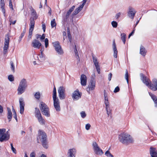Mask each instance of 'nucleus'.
I'll use <instances>...</instances> for the list:
<instances>
[{
  "label": "nucleus",
  "mask_w": 157,
  "mask_h": 157,
  "mask_svg": "<svg viewBox=\"0 0 157 157\" xmlns=\"http://www.w3.org/2000/svg\"><path fill=\"white\" fill-rule=\"evenodd\" d=\"M39 123L41 124H44L45 123V120L42 117V116H40L39 117H36Z\"/></svg>",
  "instance_id": "nucleus-28"
},
{
  "label": "nucleus",
  "mask_w": 157,
  "mask_h": 157,
  "mask_svg": "<svg viewBox=\"0 0 157 157\" xmlns=\"http://www.w3.org/2000/svg\"><path fill=\"white\" fill-rule=\"evenodd\" d=\"M40 59L39 58L38 56L36 55L35 56L36 57V58L37 59H38V60L40 61V62H42L44 60V57L43 53H42L41 54L39 55Z\"/></svg>",
  "instance_id": "nucleus-31"
},
{
  "label": "nucleus",
  "mask_w": 157,
  "mask_h": 157,
  "mask_svg": "<svg viewBox=\"0 0 157 157\" xmlns=\"http://www.w3.org/2000/svg\"><path fill=\"white\" fill-rule=\"evenodd\" d=\"M147 52V51L145 48L143 46L141 45L140 48V54L143 56H145Z\"/></svg>",
  "instance_id": "nucleus-23"
},
{
  "label": "nucleus",
  "mask_w": 157,
  "mask_h": 157,
  "mask_svg": "<svg viewBox=\"0 0 157 157\" xmlns=\"http://www.w3.org/2000/svg\"><path fill=\"white\" fill-rule=\"evenodd\" d=\"M35 116L36 117H39V116L41 115L39 109L37 108H35Z\"/></svg>",
  "instance_id": "nucleus-29"
},
{
  "label": "nucleus",
  "mask_w": 157,
  "mask_h": 157,
  "mask_svg": "<svg viewBox=\"0 0 157 157\" xmlns=\"http://www.w3.org/2000/svg\"><path fill=\"white\" fill-rule=\"evenodd\" d=\"M52 97L53 99L58 98H57L56 97V89L55 86H54L53 90Z\"/></svg>",
  "instance_id": "nucleus-32"
},
{
  "label": "nucleus",
  "mask_w": 157,
  "mask_h": 157,
  "mask_svg": "<svg viewBox=\"0 0 157 157\" xmlns=\"http://www.w3.org/2000/svg\"><path fill=\"white\" fill-rule=\"evenodd\" d=\"M84 5L85 4L82 3V4L81 5H80V6L78 7L77 8H76L73 12V13L72 15V16H74L77 15L78 13H79L82 9Z\"/></svg>",
  "instance_id": "nucleus-20"
},
{
  "label": "nucleus",
  "mask_w": 157,
  "mask_h": 157,
  "mask_svg": "<svg viewBox=\"0 0 157 157\" xmlns=\"http://www.w3.org/2000/svg\"><path fill=\"white\" fill-rule=\"evenodd\" d=\"M30 157H35V153L34 152H33L30 154Z\"/></svg>",
  "instance_id": "nucleus-60"
},
{
  "label": "nucleus",
  "mask_w": 157,
  "mask_h": 157,
  "mask_svg": "<svg viewBox=\"0 0 157 157\" xmlns=\"http://www.w3.org/2000/svg\"><path fill=\"white\" fill-rule=\"evenodd\" d=\"M105 104L106 105V107H109V102L108 100L105 101Z\"/></svg>",
  "instance_id": "nucleus-61"
},
{
  "label": "nucleus",
  "mask_w": 157,
  "mask_h": 157,
  "mask_svg": "<svg viewBox=\"0 0 157 157\" xmlns=\"http://www.w3.org/2000/svg\"><path fill=\"white\" fill-rule=\"evenodd\" d=\"M118 138L120 142L126 145L132 143L133 142V139L131 136L124 132L120 134Z\"/></svg>",
  "instance_id": "nucleus-2"
},
{
  "label": "nucleus",
  "mask_w": 157,
  "mask_h": 157,
  "mask_svg": "<svg viewBox=\"0 0 157 157\" xmlns=\"http://www.w3.org/2000/svg\"><path fill=\"white\" fill-rule=\"evenodd\" d=\"M5 129H0V142H2L8 140L10 138V134L8 133V132L5 133Z\"/></svg>",
  "instance_id": "nucleus-6"
},
{
  "label": "nucleus",
  "mask_w": 157,
  "mask_h": 157,
  "mask_svg": "<svg viewBox=\"0 0 157 157\" xmlns=\"http://www.w3.org/2000/svg\"><path fill=\"white\" fill-rule=\"evenodd\" d=\"M76 150L75 148L70 149L68 150L67 155L68 157H75Z\"/></svg>",
  "instance_id": "nucleus-18"
},
{
  "label": "nucleus",
  "mask_w": 157,
  "mask_h": 157,
  "mask_svg": "<svg viewBox=\"0 0 157 157\" xmlns=\"http://www.w3.org/2000/svg\"><path fill=\"white\" fill-rule=\"evenodd\" d=\"M3 108L0 105V113H1L3 112Z\"/></svg>",
  "instance_id": "nucleus-64"
},
{
  "label": "nucleus",
  "mask_w": 157,
  "mask_h": 157,
  "mask_svg": "<svg viewBox=\"0 0 157 157\" xmlns=\"http://www.w3.org/2000/svg\"><path fill=\"white\" fill-rule=\"evenodd\" d=\"M120 90V88H119V87H118V86H117V87H116L113 92L114 93H117V92H119Z\"/></svg>",
  "instance_id": "nucleus-50"
},
{
  "label": "nucleus",
  "mask_w": 157,
  "mask_h": 157,
  "mask_svg": "<svg viewBox=\"0 0 157 157\" xmlns=\"http://www.w3.org/2000/svg\"><path fill=\"white\" fill-rule=\"evenodd\" d=\"M80 114L81 117L82 118H84L86 116V114L84 111H82L80 113Z\"/></svg>",
  "instance_id": "nucleus-45"
},
{
  "label": "nucleus",
  "mask_w": 157,
  "mask_h": 157,
  "mask_svg": "<svg viewBox=\"0 0 157 157\" xmlns=\"http://www.w3.org/2000/svg\"><path fill=\"white\" fill-rule=\"evenodd\" d=\"M34 20L35 19H33L32 18H30V28L29 29H34V25L35 24V22Z\"/></svg>",
  "instance_id": "nucleus-27"
},
{
  "label": "nucleus",
  "mask_w": 157,
  "mask_h": 157,
  "mask_svg": "<svg viewBox=\"0 0 157 157\" xmlns=\"http://www.w3.org/2000/svg\"><path fill=\"white\" fill-rule=\"evenodd\" d=\"M9 21L10 22V25H11V24L14 25L16 23V20H15L13 21L12 19L10 17L9 19Z\"/></svg>",
  "instance_id": "nucleus-49"
},
{
  "label": "nucleus",
  "mask_w": 157,
  "mask_h": 157,
  "mask_svg": "<svg viewBox=\"0 0 157 157\" xmlns=\"http://www.w3.org/2000/svg\"><path fill=\"white\" fill-rule=\"evenodd\" d=\"M75 8V6H72L67 12L65 18H64V20L66 21L68 19L71 13L73 11Z\"/></svg>",
  "instance_id": "nucleus-21"
},
{
  "label": "nucleus",
  "mask_w": 157,
  "mask_h": 157,
  "mask_svg": "<svg viewBox=\"0 0 157 157\" xmlns=\"http://www.w3.org/2000/svg\"><path fill=\"white\" fill-rule=\"evenodd\" d=\"M1 8L2 10V13H3L4 16V17H5L6 16V10L5 9V7L2 8Z\"/></svg>",
  "instance_id": "nucleus-54"
},
{
  "label": "nucleus",
  "mask_w": 157,
  "mask_h": 157,
  "mask_svg": "<svg viewBox=\"0 0 157 157\" xmlns=\"http://www.w3.org/2000/svg\"><path fill=\"white\" fill-rule=\"evenodd\" d=\"M10 145L11 146V149L13 151V152L15 154L16 153V151L15 149L13 147V144L11 143L10 144Z\"/></svg>",
  "instance_id": "nucleus-46"
},
{
  "label": "nucleus",
  "mask_w": 157,
  "mask_h": 157,
  "mask_svg": "<svg viewBox=\"0 0 157 157\" xmlns=\"http://www.w3.org/2000/svg\"><path fill=\"white\" fill-rule=\"evenodd\" d=\"M150 151L151 157H157V151L156 148L151 147Z\"/></svg>",
  "instance_id": "nucleus-19"
},
{
  "label": "nucleus",
  "mask_w": 157,
  "mask_h": 157,
  "mask_svg": "<svg viewBox=\"0 0 157 157\" xmlns=\"http://www.w3.org/2000/svg\"><path fill=\"white\" fill-rule=\"evenodd\" d=\"M32 46L34 48L39 49L41 46V44L38 40L35 39L33 41Z\"/></svg>",
  "instance_id": "nucleus-16"
},
{
  "label": "nucleus",
  "mask_w": 157,
  "mask_h": 157,
  "mask_svg": "<svg viewBox=\"0 0 157 157\" xmlns=\"http://www.w3.org/2000/svg\"><path fill=\"white\" fill-rule=\"evenodd\" d=\"M7 118L9 120V122L11 121L12 118V114L10 109L9 108H7Z\"/></svg>",
  "instance_id": "nucleus-26"
},
{
  "label": "nucleus",
  "mask_w": 157,
  "mask_h": 157,
  "mask_svg": "<svg viewBox=\"0 0 157 157\" xmlns=\"http://www.w3.org/2000/svg\"><path fill=\"white\" fill-rule=\"evenodd\" d=\"M82 93H80L78 90L74 91L73 93L72 98L74 100H77L81 97Z\"/></svg>",
  "instance_id": "nucleus-15"
},
{
  "label": "nucleus",
  "mask_w": 157,
  "mask_h": 157,
  "mask_svg": "<svg viewBox=\"0 0 157 157\" xmlns=\"http://www.w3.org/2000/svg\"><path fill=\"white\" fill-rule=\"evenodd\" d=\"M111 24L113 27L114 28H117L118 25L117 22L114 21L112 22Z\"/></svg>",
  "instance_id": "nucleus-39"
},
{
  "label": "nucleus",
  "mask_w": 157,
  "mask_h": 157,
  "mask_svg": "<svg viewBox=\"0 0 157 157\" xmlns=\"http://www.w3.org/2000/svg\"><path fill=\"white\" fill-rule=\"evenodd\" d=\"M31 15L33 16L30 18H32L33 19H36L38 18V15L36 11L33 8L31 10Z\"/></svg>",
  "instance_id": "nucleus-25"
},
{
  "label": "nucleus",
  "mask_w": 157,
  "mask_h": 157,
  "mask_svg": "<svg viewBox=\"0 0 157 157\" xmlns=\"http://www.w3.org/2000/svg\"><path fill=\"white\" fill-rule=\"evenodd\" d=\"M149 94L155 103V106L157 107V97L150 93H149Z\"/></svg>",
  "instance_id": "nucleus-24"
},
{
  "label": "nucleus",
  "mask_w": 157,
  "mask_h": 157,
  "mask_svg": "<svg viewBox=\"0 0 157 157\" xmlns=\"http://www.w3.org/2000/svg\"><path fill=\"white\" fill-rule=\"evenodd\" d=\"M20 104V113L23 114L24 112L25 103L23 98H21L19 99Z\"/></svg>",
  "instance_id": "nucleus-13"
},
{
  "label": "nucleus",
  "mask_w": 157,
  "mask_h": 157,
  "mask_svg": "<svg viewBox=\"0 0 157 157\" xmlns=\"http://www.w3.org/2000/svg\"><path fill=\"white\" fill-rule=\"evenodd\" d=\"M105 155L107 157H114L110 153L108 150L106 151L105 153Z\"/></svg>",
  "instance_id": "nucleus-37"
},
{
  "label": "nucleus",
  "mask_w": 157,
  "mask_h": 157,
  "mask_svg": "<svg viewBox=\"0 0 157 157\" xmlns=\"http://www.w3.org/2000/svg\"><path fill=\"white\" fill-rule=\"evenodd\" d=\"M113 56L115 58H117V51L114 40L113 42Z\"/></svg>",
  "instance_id": "nucleus-22"
},
{
  "label": "nucleus",
  "mask_w": 157,
  "mask_h": 157,
  "mask_svg": "<svg viewBox=\"0 0 157 157\" xmlns=\"http://www.w3.org/2000/svg\"><path fill=\"white\" fill-rule=\"evenodd\" d=\"M121 39L124 44L125 43L126 35L124 33H122L121 34Z\"/></svg>",
  "instance_id": "nucleus-30"
},
{
  "label": "nucleus",
  "mask_w": 157,
  "mask_h": 157,
  "mask_svg": "<svg viewBox=\"0 0 157 157\" xmlns=\"http://www.w3.org/2000/svg\"><path fill=\"white\" fill-rule=\"evenodd\" d=\"M10 64L11 65V68L13 72H15V67L13 63V61H11L10 62Z\"/></svg>",
  "instance_id": "nucleus-38"
},
{
  "label": "nucleus",
  "mask_w": 157,
  "mask_h": 157,
  "mask_svg": "<svg viewBox=\"0 0 157 157\" xmlns=\"http://www.w3.org/2000/svg\"><path fill=\"white\" fill-rule=\"evenodd\" d=\"M112 74L111 73H109L108 75V80L109 81H110L111 79Z\"/></svg>",
  "instance_id": "nucleus-59"
},
{
  "label": "nucleus",
  "mask_w": 157,
  "mask_h": 157,
  "mask_svg": "<svg viewBox=\"0 0 157 157\" xmlns=\"http://www.w3.org/2000/svg\"><path fill=\"white\" fill-rule=\"evenodd\" d=\"M51 25L52 28L56 27V23L55 22V19H54L51 21Z\"/></svg>",
  "instance_id": "nucleus-36"
},
{
  "label": "nucleus",
  "mask_w": 157,
  "mask_h": 157,
  "mask_svg": "<svg viewBox=\"0 0 157 157\" xmlns=\"http://www.w3.org/2000/svg\"><path fill=\"white\" fill-rule=\"evenodd\" d=\"M13 117L16 120V121H17V115L16 113H13Z\"/></svg>",
  "instance_id": "nucleus-62"
},
{
  "label": "nucleus",
  "mask_w": 157,
  "mask_h": 157,
  "mask_svg": "<svg viewBox=\"0 0 157 157\" xmlns=\"http://www.w3.org/2000/svg\"><path fill=\"white\" fill-rule=\"evenodd\" d=\"M92 145L94 151L96 154L101 155L103 154L102 150L99 147L96 142H93Z\"/></svg>",
  "instance_id": "nucleus-7"
},
{
  "label": "nucleus",
  "mask_w": 157,
  "mask_h": 157,
  "mask_svg": "<svg viewBox=\"0 0 157 157\" xmlns=\"http://www.w3.org/2000/svg\"><path fill=\"white\" fill-rule=\"evenodd\" d=\"M136 13L135 10L131 7H129L128 12V16L132 19H133Z\"/></svg>",
  "instance_id": "nucleus-12"
},
{
  "label": "nucleus",
  "mask_w": 157,
  "mask_h": 157,
  "mask_svg": "<svg viewBox=\"0 0 157 157\" xmlns=\"http://www.w3.org/2000/svg\"><path fill=\"white\" fill-rule=\"evenodd\" d=\"M90 126H91L89 124H86V126H85L86 129L87 130H89L90 129Z\"/></svg>",
  "instance_id": "nucleus-51"
},
{
  "label": "nucleus",
  "mask_w": 157,
  "mask_h": 157,
  "mask_svg": "<svg viewBox=\"0 0 157 157\" xmlns=\"http://www.w3.org/2000/svg\"><path fill=\"white\" fill-rule=\"evenodd\" d=\"M53 44L55 49L58 54L63 55L64 53V52L60 45L59 42L56 41L53 43Z\"/></svg>",
  "instance_id": "nucleus-8"
},
{
  "label": "nucleus",
  "mask_w": 157,
  "mask_h": 157,
  "mask_svg": "<svg viewBox=\"0 0 157 157\" xmlns=\"http://www.w3.org/2000/svg\"><path fill=\"white\" fill-rule=\"evenodd\" d=\"M74 52L75 53V56H76L77 59H78L79 61V60H80L79 58V57L78 56V52L76 48V47L75 45V47L74 48Z\"/></svg>",
  "instance_id": "nucleus-33"
},
{
  "label": "nucleus",
  "mask_w": 157,
  "mask_h": 157,
  "mask_svg": "<svg viewBox=\"0 0 157 157\" xmlns=\"http://www.w3.org/2000/svg\"><path fill=\"white\" fill-rule=\"evenodd\" d=\"M121 14V13L119 12L115 16V17L117 19H118L119 17H120Z\"/></svg>",
  "instance_id": "nucleus-56"
},
{
  "label": "nucleus",
  "mask_w": 157,
  "mask_h": 157,
  "mask_svg": "<svg viewBox=\"0 0 157 157\" xmlns=\"http://www.w3.org/2000/svg\"><path fill=\"white\" fill-rule=\"evenodd\" d=\"M141 79L143 82L151 89L153 91L157 90V80L154 78L152 80L153 84L151 83V81L147 78L144 75L141 73L140 74Z\"/></svg>",
  "instance_id": "nucleus-1"
},
{
  "label": "nucleus",
  "mask_w": 157,
  "mask_h": 157,
  "mask_svg": "<svg viewBox=\"0 0 157 157\" xmlns=\"http://www.w3.org/2000/svg\"><path fill=\"white\" fill-rule=\"evenodd\" d=\"M106 109L107 111V113L108 116H109L110 113V111L109 109V107H106Z\"/></svg>",
  "instance_id": "nucleus-52"
},
{
  "label": "nucleus",
  "mask_w": 157,
  "mask_h": 157,
  "mask_svg": "<svg viewBox=\"0 0 157 157\" xmlns=\"http://www.w3.org/2000/svg\"><path fill=\"white\" fill-rule=\"evenodd\" d=\"M25 32H26V29H25L23 30V32H22V33L21 35V36H20V37H21V38H20L21 40V39L24 36V35L25 33Z\"/></svg>",
  "instance_id": "nucleus-47"
},
{
  "label": "nucleus",
  "mask_w": 157,
  "mask_h": 157,
  "mask_svg": "<svg viewBox=\"0 0 157 157\" xmlns=\"http://www.w3.org/2000/svg\"><path fill=\"white\" fill-rule=\"evenodd\" d=\"M45 47L47 48L48 45V38H46L44 40Z\"/></svg>",
  "instance_id": "nucleus-44"
},
{
  "label": "nucleus",
  "mask_w": 157,
  "mask_h": 157,
  "mask_svg": "<svg viewBox=\"0 0 157 157\" xmlns=\"http://www.w3.org/2000/svg\"><path fill=\"white\" fill-rule=\"evenodd\" d=\"M95 78L96 75L94 73L91 76L90 80H91L92 79H93L94 80V79L95 80Z\"/></svg>",
  "instance_id": "nucleus-57"
},
{
  "label": "nucleus",
  "mask_w": 157,
  "mask_h": 157,
  "mask_svg": "<svg viewBox=\"0 0 157 157\" xmlns=\"http://www.w3.org/2000/svg\"><path fill=\"white\" fill-rule=\"evenodd\" d=\"M28 86L27 82L25 78L22 79L20 82L17 90V94L21 95L25 91Z\"/></svg>",
  "instance_id": "nucleus-4"
},
{
  "label": "nucleus",
  "mask_w": 157,
  "mask_h": 157,
  "mask_svg": "<svg viewBox=\"0 0 157 157\" xmlns=\"http://www.w3.org/2000/svg\"><path fill=\"white\" fill-rule=\"evenodd\" d=\"M135 29H134L133 31L129 34L128 36V38H129L130 37L132 36L134 33Z\"/></svg>",
  "instance_id": "nucleus-63"
},
{
  "label": "nucleus",
  "mask_w": 157,
  "mask_h": 157,
  "mask_svg": "<svg viewBox=\"0 0 157 157\" xmlns=\"http://www.w3.org/2000/svg\"><path fill=\"white\" fill-rule=\"evenodd\" d=\"M4 46L3 49V53L6 54L7 52V49L9 47V44L10 41V38L8 34H6L5 36V39Z\"/></svg>",
  "instance_id": "nucleus-10"
},
{
  "label": "nucleus",
  "mask_w": 157,
  "mask_h": 157,
  "mask_svg": "<svg viewBox=\"0 0 157 157\" xmlns=\"http://www.w3.org/2000/svg\"><path fill=\"white\" fill-rule=\"evenodd\" d=\"M54 106L56 111L59 112L61 110L59 102V99H53Z\"/></svg>",
  "instance_id": "nucleus-14"
},
{
  "label": "nucleus",
  "mask_w": 157,
  "mask_h": 157,
  "mask_svg": "<svg viewBox=\"0 0 157 157\" xmlns=\"http://www.w3.org/2000/svg\"><path fill=\"white\" fill-rule=\"evenodd\" d=\"M96 85V80L92 79L90 80L88 87L86 88V91L90 94V90H93L95 89Z\"/></svg>",
  "instance_id": "nucleus-9"
},
{
  "label": "nucleus",
  "mask_w": 157,
  "mask_h": 157,
  "mask_svg": "<svg viewBox=\"0 0 157 157\" xmlns=\"http://www.w3.org/2000/svg\"><path fill=\"white\" fill-rule=\"evenodd\" d=\"M34 97L36 99L39 100L40 98V94L39 92H36L34 94Z\"/></svg>",
  "instance_id": "nucleus-35"
},
{
  "label": "nucleus",
  "mask_w": 157,
  "mask_h": 157,
  "mask_svg": "<svg viewBox=\"0 0 157 157\" xmlns=\"http://www.w3.org/2000/svg\"><path fill=\"white\" fill-rule=\"evenodd\" d=\"M125 79L127 80V82L128 83V71L127 70L126 71L125 74Z\"/></svg>",
  "instance_id": "nucleus-41"
},
{
  "label": "nucleus",
  "mask_w": 157,
  "mask_h": 157,
  "mask_svg": "<svg viewBox=\"0 0 157 157\" xmlns=\"http://www.w3.org/2000/svg\"><path fill=\"white\" fill-rule=\"evenodd\" d=\"M65 88L63 86L59 87L58 89V92L59 98L61 100L65 98Z\"/></svg>",
  "instance_id": "nucleus-11"
},
{
  "label": "nucleus",
  "mask_w": 157,
  "mask_h": 157,
  "mask_svg": "<svg viewBox=\"0 0 157 157\" xmlns=\"http://www.w3.org/2000/svg\"><path fill=\"white\" fill-rule=\"evenodd\" d=\"M8 79L9 80L11 81L12 82L14 80V78L12 75H10L8 76Z\"/></svg>",
  "instance_id": "nucleus-42"
},
{
  "label": "nucleus",
  "mask_w": 157,
  "mask_h": 157,
  "mask_svg": "<svg viewBox=\"0 0 157 157\" xmlns=\"http://www.w3.org/2000/svg\"><path fill=\"white\" fill-rule=\"evenodd\" d=\"M5 3L4 0H1L0 1V6L1 8H4L5 7Z\"/></svg>",
  "instance_id": "nucleus-43"
},
{
  "label": "nucleus",
  "mask_w": 157,
  "mask_h": 157,
  "mask_svg": "<svg viewBox=\"0 0 157 157\" xmlns=\"http://www.w3.org/2000/svg\"><path fill=\"white\" fill-rule=\"evenodd\" d=\"M45 35L44 34H43L42 36H41L40 40L41 41L43 40L45 38Z\"/></svg>",
  "instance_id": "nucleus-58"
},
{
  "label": "nucleus",
  "mask_w": 157,
  "mask_h": 157,
  "mask_svg": "<svg viewBox=\"0 0 157 157\" xmlns=\"http://www.w3.org/2000/svg\"><path fill=\"white\" fill-rule=\"evenodd\" d=\"M9 6L10 7L12 10H13V5L12 2L11 0H10L9 1Z\"/></svg>",
  "instance_id": "nucleus-53"
},
{
  "label": "nucleus",
  "mask_w": 157,
  "mask_h": 157,
  "mask_svg": "<svg viewBox=\"0 0 157 157\" xmlns=\"http://www.w3.org/2000/svg\"><path fill=\"white\" fill-rule=\"evenodd\" d=\"M33 29H29V34L28 36V38L30 39L31 38L32 36V32L33 31Z\"/></svg>",
  "instance_id": "nucleus-40"
},
{
  "label": "nucleus",
  "mask_w": 157,
  "mask_h": 157,
  "mask_svg": "<svg viewBox=\"0 0 157 157\" xmlns=\"http://www.w3.org/2000/svg\"><path fill=\"white\" fill-rule=\"evenodd\" d=\"M87 79V77L85 75L82 74L81 75L80 78L81 83L82 86H85L86 85Z\"/></svg>",
  "instance_id": "nucleus-17"
},
{
  "label": "nucleus",
  "mask_w": 157,
  "mask_h": 157,
  "mask_svg": "<svg viewBox=\"0 0 157 157\" xmlns=\"http://www.w3.org/2000/svg\"><path fill=\"white\" fill-rule=\"evenodd\" d=\"M38 136L37 138V141L39 142V139L40 140L43 147L47 148L48 145L47 144V135L45 132L42 131L40 130L39 131Z\"/></svg>",
  "instance_id": "nucleus-3"
},
{
  "label": "nucleus",
  "mask_w": 157,
  "mask_h": 157,
  "mask_svg": "<svg viewBox=\"0 0 157 157\" xmlns=\"http://www.w3.org/2000/svg\"><path fill=\"white\" fill-rule=\"evenodd\" d=\"M39 107L43 115L47 117L50 116L49 109L46 104L43 102H40V103Z\"/></svg>",
  "instance_id": "nucleus-5"
},
{
  "label": "nucleus",
  "mask_w": 157,
  "mask_h": 157,
  "mask_svg": "<svg viewBox=\"0 0 157 157\" xmlns=\"http://www.w3.org/2000/svg\"><path fill=\"white\" fill-rule=\"evenodd\" d=\"M92 59L94 64L98 63L96 58L94 56H92Z\"/></svg>",
  "instance_id": "nucleus-48"
},
{
  "label": "nucleus",
  "mask_w": 157,
  "mask_h": 157,
  "mask_svg": "<svg viewBox=\"0 0 157 157\" xmlns=\"http://www.w3.org/2000/svg\"><path fill=\"white\" fill-rule=\"evenodd\" d=\"M42 27L43 31L44 32L46 29V25L44 24L43 23V22L42 23Z\"/></svg>",
  "instance_id": "nucleus-55"
},
{
  "label": "nucleus",
  "mask_w": 157,
  "mask_h": 157,
  "mask_svg": "<svg viewBox=\"0 0 157 157\" xmlns=\"http://www.w3.org/2000/svg\"><path fill=\"white\" fill-rule=\"evenodd\" d=\"M67 36L69 39V40L71 42V35L69 29V27H68L67 29Z\"/></svg>",
  "instance_id": "nucleus-34"
}]
</instances>
